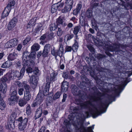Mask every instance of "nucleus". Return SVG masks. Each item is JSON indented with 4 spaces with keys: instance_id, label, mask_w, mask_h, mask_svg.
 <instances>
[{
    "instance_id": "obj_1",
    "label": "nucleus",
    "mask_w": 132,
    "mask_h": 132,
    "mask_svg": "<svg viewBox=\"0 0 132 132\" xmlns=\"http://www.w3.org/2000/svg\"><path fill=\"white\" fill-rule=\"evenodd\" d=\"M128 77L124 78L123 82L122 84L119 85H114L111 83L101 81L100 83H97V86L101 91L103 92H107V89L111 90V94L108 95L106 99L104 102L102 99L105 97L103 93H101L98 90L96 87L94 86L90 88L87 87L90 94L89 96V99L93 102H96L97 105L93 102H88L86 103L82 104V108H87L92 114L96 116H93L95 118L98 116L105 112L109 104L113 101L115 100L116 97L119 96L120 93L123 90L127 83L129 82L128 80Z\"/></svg>"
},
{
    "instance_id": "obj_2",
    "label": "nucleus",
    "mask_w": 132,
    "mask_h": 132,
    "mask_svg": "<svg viewBox=\"0 0 132 132\" xmlns=\"http://www.w3.org/2000/svg\"><path fill=\"white\" fill-rule=\"evenodd\" d=\"M71 88L72 92L73 94L75 96H78L82 100H80V99L76 100L75 102V103L78 106L77 107L71 106L70 107L71 110H73L74 113H76L78 112L80 110L85 109L87 111L85 112L84 114V118H88L90 117L91 115L92 116L93 118L94 114H91L87 108H82V106L81 105V104L86 103L88 102H92L89 101L84 103H82L83 101L86 97V94L85 92L79 89L74 84L71 85ZM92 102L93 103V102ZM94 116H96V115H94Z\"/></svg>"
},
{
    "instance_id": "obj_3",
    "label": "nucleus",
    "mask_w": 132,
    "mask_h": 132,
    "mask_svg": "<svg viewBox=\"0 0 132 132\" xmlns=\"http://www.w3.org/2000/svg\"><path fill=\"white\" fill-rule=\"evenodd\" d=\"M57 75L54 72L51 74L50 76H47L46 78V83H44L43 85L42 86L43 88H44L45 90L46 89V91H45V94H47V90H49L50 87V85L52 81H54L57 80L56 76Z\"/></svg>"
},
{
    "instance_id": "obj_4",
    "label": "nucleus",
    "mask_w": 132,
    "mask_h": 132,
    "mask_svg": "<svg viewBox=\"0 0 132 132\" xmlns=\"http://www.w3.org/2000/svg\"><path fill=\"white\" fill-rule=\"evenodd\" d=\"M36 53L35 51H33L30 53L27 51H25L23 53L22 56V61L27 62L29 61L30 62L34 61L30 59H34L35 58Z\"/></svg>"
},
{
    "instance_id": "obj_5",
    "label": "nucleus",
    "mask_w": 132,
    "mask_h": 132,
    "mask_svg": "<svg viewBox=\"0 0 132 132\" xmlns=\"http://www.w3.org/2000/svg\"><path fill=\"white\" fill-rule=\"evenodd\" d=\"M15 4V1L14 0H10L7 6L5 8L2 14V19H4L7 17L10 12L12 7L14 6Z\"/></svg>"
},
{
    "instance_id": "obj_6",
    "label": "nucleus",
    "mask_w": 132,
    "mask_h": 132,
    "mask_svg": "<svg viewBox=\"0 0 132 132\" xmlns=\"http://www.w3.org/2000/svg\"><path fill=\"white\" fill-rule=\"evenodd\" d=\"M16 120L18 122V128L20 131H23L26 128L28 123V118H23L21 117H19Z\"/></svg>"
},
{
    "instance_id": "obj_7",
    "label": "nucleus",
    "mask_w": 132,
    "mask_h": 132,
    "mask_svg": "<svg viewBox=\"0 0 132 132\" xmlns=\"http://www.w3.org/2000/svg\"><path fill=\"white\" fill-rule=\"evenodd\" d=\"M60 46L58 50H55V47L51 48V54L55 57V59L56 58L57 56H59L60 57L62 56L63 52V48L62 45H60Z\"/></svg>"
},
{
    "instance_id": "obj_8",
    "label": "nucleus",
    "mask_w": 132,
    "mask_h": 132,
    "mask_svg": "<svg viewBox=\"0 0 132 132\" xmlns=\"http://www.w3.org/2000/svg\"><path fill=\"white\" fill-rule=\"evenodd\" d=\"M22 64L25 68H27L26 71L27 73L29 74L33 72V68L35 64V62L34 61L30 62L29 61L27 62L22 61Z\"/></svg>"
},
{
    "instance_id": "obj_9",
    "label": "nucleus",
    "mask_w": 132,
    "mask_h": 132,
    "mask_svg": "<svg viewBox=\"0 0 132 132\" xmlns=\"http://www.w3.org/2000/svg\"><path fill=\"white\" fill-rule=\"evenodd\" d=\"M99 72L101 78H103L104 76L105 78L104 79L102 78L103 80H108L109 79L112 78L113 76L112 72L107 69L104 70L103 69V70L100 71Z\"/></svg>"
},
{
    "instance_id": "obj_10",
    "label": "nucleus",
    "mask_w": 132,
    "mask_h": 132,
    "mask_svg": "<svg viewBox=\"0 0 132 132\" xmlns=\"http://www.w3.org/2000/svg\"><path fill=\"white\" fill-rule=\"evenodd\" d=\"M19 98L17 91L14 90L12 93L10 95V97L8 98L9 104L10 105L14 104L15 102L17 101Z\"/></svg>"
},
{
    "instance_id": "obj_11",
    "label": "nucleus",
    "mask_w": 132,
    "mask_h": 132,
    "mask_svg": "<svg viewBox=\"0 0 132 132\" xmlns=\"http://www.w3.org/2000/svg\"><path fill=\"white\" fill-rule=\"evenodd\" d=\"M65 3L66 4L64 9L62 10V12L63 13H65L71 10L73 4V0H67Z\"/></svg>"
},
{
    "instance_id": "obj_12",
    "label": "nucleus",
    "mask_w": 132,
    "mask_h": 132,
    "mask_svg": "<svg viewBox=\"0 0 132 132\" xmlns=\"http://www.w3.org/2000/svg\"><path fill=\"white\" fill-rule=\"evenodd\" d=\"M42 89V90L43 91V93H42V94H38L37 96V97L36 98L35 100H36L39 103V104H40L41 103L43 102L44 100V96H47V95H49V90H47V94H45V93H45V91H46V89L45 90V89H44V88H42H42H40V89Z\"/></svg>"
},
{
    "instance_id": "obj_13",
    "label": "nucleus",
    "mask_w": 132,
    "mask_h": 132,
    "mask_svg": "<svg viewBox=\"0 0 132 132\" xmlns=\"http://www.w3.org/2000/svg\"><path fill=\"white\" fill-rule=\"evenodd\" d=\"M84 122L82 121H80L78 123V124L76 127V132H86L85 129L84 127ZM63 132H71L69 130L66 129H64Z\"/></svg>"
},
{
    "instance_id": "obj_14",
    "label": "nucleus",
    "mask_w": 132,
    "mask_h": 132,
    "mask_svg": "<svg viewBox=\"0 0 132 132\" xmlns=\"http://www.w3.org/2000/svg\"><path fill=\"white\" fill-rule=\"evenodd\" d=\"M18 42V39L16 38L11 39L5 44V47L7 48L13 47L17 45Z\"/></svg>"
},
{
    "instance_id": "obj_15",
    "label": "nucleus",
    "mask_w": 132,
    "mask_h": 132,
    "mask_svg": "<svg viewBox=\"0 0 132 132\" xmlns=\"http://www.w3.org/2000/svg\"><path fill=\"white\" fill-rule=\"evenodd\" d=\"M38 77L34 75H32L30 77L29 83L31 87L34 89L37 87L38 82Z\"/></svg>"
},
{
    "instance_id": "obj_16",
    "label": "nucleus",
    "mask_w": 132,
    "mask_h": 132,
    "mask_svg": "<svg viewBox=\"0 0 132 132\" xmlns=\"http://www.w3.org/2000/svg\"><path fill=\"white\" fill-rule=\"evenodd\" d=\"M65 18L64 16L62 15L59 16L56 21V23L58 26H61L64 27L67 25L65 22Z\"/></svg>"
},
{
    "instance_id": "obj_17",
    "label": "nucleus",
    "mask_w": 132,
    "mask_h": 132,
    "mask_svg": "<svg viewBox=\"0 0 132 132\" xmlns=\"http://www.w3.org/2000/svg\"><path fill=\"white\" fill-rule=\"evenodd\" d=\"M91 62L92 63L93 66L95 68L96 70L98 71V73L100 71L103 70V68H102L99 65L98 62L97 61L94 57H92L90 60Z\"/></svg>"
},
{
    "instance_id": "obj_18",
    "label": "nucleus",
    "mask_w": 132,
    "mask_h": 132,
    "mask_svg": "<svg viewBox=\"0 0 132 132\" xmlns=\"http://www.w3.org/2000/svg\"><path fill=\"white\" fill-rule=\"evenodd\" d=\"M75 43L73 45L72 47L70 46H67L65 47V51L67 52H71L72 50L73 52L76 51L78 48V45L77 42L75 39Z\"/></svg>"
},
{
    "instance_id": "obj_19",
    "label": "nucleus",
    "mask_w": 132,
    "mask_h": 132,
    "mask_svg": "<svg viewBox=\"0 0 132 132\" xmlns=\"http://www.w3.org/2000/svg\"><path fill=\"white\" fill-rule=\"evenodd\" d=\"M7 90V86L6 82L3 81L0 85V94L4 95Z\"/></svg>"
},
{
    "instance_id": "obj_20",
    "label": "nucleus",
    "mask_w": 132,
    "mask_h": 132,
    "mask_svg": "<svg viewBox=\"0 0 132 132\" xmlns=\"http://www.w3.org/2000/svg\"><path fill=\"white\" fill-rule=\"evenodd\" d=\"M17 22V18H13L10 22L7 25L8 29L9 30H12L15 26Z\"/></svg>"
},
{
    "instance_id": "obj_21",
    "label": "nucleus",
    "mask_w": 132,
    "mask_h": 132,
    "mask_svg": "<svg viewBox=\"0 0 132 132\" xmlns=\"http://www.w3.org/2000/svg\"><path fill=\"white\" fill-rule=\"evenodd\" d=\"M85 15L84 12L82 13L80 16L79 24L82 26H86L88 25L87 22L85 21Z\"/></svg>"
},
{
    "instance_id": "obj_22",
    "label": "nucleus",
    "mask_w": 132,
    "mask_h": 132,
    "mask_svg": "<svg viewBox=\"0 0 132 132\" xmlns=\"http://www.w3.org/2000/svg\"><path fill=\"white\" fill-rule=\"evenodd\" d=\"M13 75L12 71H10L5 75L2 77L1 80L6 82L7 80H10L12 79Z\"/></svg>"
},
{
    "instance_id": "obj_23",
    "label": "nucleus",
    "mask_w": 132,
    "mask_h": 132,
    "mask_svg": "<svg viewBox=\"0 0 132 132\" xmlns=\"http://www.w3.org/2000/svg\"><path fill=\"white\" fill-rule=\"evenodd\" d=\"M42 113V106L40 105L36 109L35 113V119H38L40 117Z\"/></svg>"
},
{
    "instance_id": "obj_24",
    "label": "nucleus",
    "mask_w": 132,
    "mask_h": 132,
    "mask_svg": "<svg viewBox=\"0 0 132 132\" xmlns=\"http://www.w3.org/2000/svg\"><path fill=\"white\" fill-rule=\"evenodd\" d=\"M50 45L48 44L46 45L44 47L42 52V56L45 57L48 56L50 50Z\"/></svg>"
},
{
    "instance_id": "obj_25",
    "label": "nucleus",
    "mask_w": 132,
    "mask_h": 132,
    "mask_svg": "<svg viewBox=\"0 0 132 132\" xmlns=\"http://www.w3.org/2000/svg\"><path fill=\"white\" fill-rule=\"evenodd\" d=\"M69 84L66 81H63L62 83L61 87V91L63 92H66L68 88Z\"/></svg>"
},
{
    "instance_id": "obj_26",
    "label": "nucleus",
    "mask_w": 132,
    "mask_h": 132,
    "mask_svg": "<svg viewBox=\"0 0 132 132\" xmlns=\"http://www.w3.org/2000/svg\"><path fill=\"white\" fill-rule=\"evenodd\" d=\"M6 107L5 103L0 94V110H3Z\"/></svg>"
},
{
    "instance_id": "obj_27",
    "label": "nucleus",
    "mask_w": 132,
    "mask_h": 132,
    "mask_svg": "<svg viewBox=\"0 0 132 132\" xmlns=\"http://www.w3.org/2000/svg\"><path fill=\"white\" fill-rule=\"evenodd\" d=\"M81 28V27L80 26H75L73 28L74 30H73V34L75 35V37L76 39H77L78 38V35H77L78 33L80 31V29Z\"/></svg>"
},
{
    "instance_id": "obj_28",
    "label": "nucleus",
    "mask_w": 132,
    "mask_h": 132,
    "mask_svg": "<svg viewBox=\"0 0 132 132\" xmlns=\"http://www.w3.org/2000/svg\"><path fill=\"white\" fill-rule=\"evenodd\" d=\"M81 79L82 81V85H83V88L85 89L86 88V86L87 85V84L84 81V80H85V81H87L88 79L86 78L85 75H82L81 76Z\"/></svg>"
},
{
    "instance_id": "obj_29",
    "label": "nucleus",
    "mask_w": 132,
    "mask_h": 132,
    "mask_svg": "<svg viewBox=\"0 0 132 132\" xmlns=\"http://www.w3.org/2000/svg\"><path fill=\"white\" fill-rule=\"evenodd\" d=\"M40 46L39 45L38 43H36L34 44L31 47V50L33 51H37L39 49Z\"/></svg>"
},
{
    "instance_id": "obj_30",
    "label": "nucleus",
    "mask_w": 132,
    "mask_h": 132,
    "mask_svg": "<svg viewBox=\"0 0 132 132\" xmlns=\"http://www.w3.org/2000/svg\"><path fill=\"white\" fill-rule=\"evenodd\" d=\"M17 56L16 54L14 52L10 54L8 56L7 59L9 61H13L16 59Z\"/></svg>"
},
{
    "instance_id": "obj_31",
    "label": "nucleus",
    "mask_w": 132,
    "mask_h": 132,
    "mask_svg": "<svg viewBox=\"0 0 132 132\" xmlns=\"http://www.w3.org/2000/svg\"><path fill=\"white\" fill-rule=\"evenodd\" d=\"M15 122V121L9 119L7 123V125L9 129H10L11 128H13L14 127Z\"/></svg>"
},
{
    "instance_id": "obj_32",
    "label": "nucleus",
    "mask_w": 132,
    "mask_h": 132,
    "mask_svg": "<svg viewBox=\"0 0 132 132\" xmlns=\"http://www.w3.org/2000/svg\"><path fill=\"white\" fill-rule=\"evenodd\" d=\"M12 64V63L9 61H7L4 63L2 65L1 67L3 68H7L10 67Z\"/></svg>"
},
{
    "instance_id": "obj_33",
    "label": "nucleus",
    "mask_w": 132,
    "mask_h": 132,
    "mask_svg": "<svg viewBox=\"0 0 132 132\" xmlns=\"http://www.w3.org/2000/svg\"><path fill=\"white\" fill-rule=\"evenodd\" d=\"M105 47L110 51H113L116 50V49L111 44H110L108 43H105Z\"/></svg>"
},
{
    "instance_id": "obj_34",
    "label": "nucleus",
    "mask_w": 132,
    "mask_h": 132,
    "mask_svg": "<svg viewBox=\"0 0 132 132\" xmlns=\"http://www.w3.org/2000/svg\"><path fill=\"white\" fill-rule=\"evenodd\" d=\"M57 28L58 26L54 23L51 24L49 27V28L51 31L55 30Z\"/></svg>"
},
{
    "instance_id": "obj_35",
    "label": "nucleus",
    "mask_w": 132,
    "mask_h": 132,
    "mask_svg": "<svg viewBox=\"0 0 132 132\" xmlns=\"http://www.w3.org/2000/svg\"><path fill=\"white\" fill-rule=\"evenodd\" d=\"M31 98L30 92H24V98L25 100L28 101L30 100Z\"/></svg>"
},
{
    "instance_id": "obj_36",
    "label": "nucleus",
    "mask_w": 132,
    "mask_h": 132,
    "mask_svg": "<svg viewBox=\"0 0 132 132\" xmlns=\"http://www.w3.org/2000/svg\"><path fill=\"white\" fill-rule=\"evenodd\" d=\"M23 86L25 90L24 92H30L31 91V88L30 86L25 83H23Z\"/></svg>"
},
{
    "instance_id": "obj_37",
    "label": "nucleus",
    "mask_w": 132,
    "mask_h": 132,
    "mask_svg": "<svg viewBox=\"0 0 132 132\" xmlns=\"http://www.w3.org/2000/svg\"><path fill=\"white\" fill-rule=\"evenodd\" d=\"M42 24L40 23L38 24L36 27V28L35 29L34 32L35 33H38L42 29Z\"/></svg>"
},
{
    "instance_id": "obj_38",
    "label": "nucleus",
    "mask_w": 132,
    "mask_h": 132,
    "mask_svg": "<svg viewBox=\"0 0 132 132\" xmlns=\"http://www.w3.org/2000/svg\"><path fill=\"white\" fill-rule=\"evenodd\" d=\"M86 17L88 18H91L92 16V12L90 9H88L86 12Z\"/></svg>"
},
{
    "instance_id": "obj_39",
    "label": "nucleus",
    "mask_w": 132,
    "mask_h": 132,
    "mask_svg": "<svg viewBox=\"0 0 132 132\" xmlns=\"http://www.w3.org/2000/svg\"><path fill=\"white\" fill-rule=\"evenodd\" d=\"M57 7V5L56 4H54L51 7V12L52 13L55 12L57 10H58Z\"/></svg>"
},
{
    "instance_id": "obj_40",
    "label": "nucleus",
    "mask_w": 132,
    "mask_h": 132,
    "mask_svg": "<svg viewBox=\"0 0 132 132\" xmlns=\"http://www.w3.org/2000/svg\"><path fill=\"white\" fill-rule=\"evenodd\" d=\"M87 48L88 50L92 53V54H94L95 52V49L92 45L91 44L88 45H87Z\"/></svg>"
},
{
    "instance_id": "obj_41",
    "label": "nucleus",
    "mask_w": 132,
    "mask_h": 132,
    "mask_svg": "<svg viewBox=\"0 0 132 132\" xmlns=\"http://www.w3.org/2000/svg\"><path fill=\"white\" fill-rule=\"evenodd\" d=\"M64 63H65L64 60L62 58L60 59V68L62 70H63L64 68Z\"/></svg>"
},
{
    "instance_id": "obj_42",
    "label": "nucleus",
    "mask_w": 132,
    "mask_h": 132,
    "mask_svg": "<svg viewBox=\"0 0 132 132\" xmlns=\"http://www.w3.org/2000/svg\"><path fill=\"white\" fill-rule=\"evenodd\" d=\"M61 94V93L60 92H57L54 95L53 99L54 100H55L59 98Z\"/></svg>"
},
{
    "instance_id": "obj_43",
    "label": "nucleus",
    "mask_w": 132,
    "mask_h": 132,
    "mask_svg": "<svg viewBox=\"0 0 132 132\" xmlns=\"http://www.w3.org/2000/svg\"><path fill=\"white\" fill-rule=\"evenodd\" d=\"M13 75L14 77L18 78L19 79H20L22 78L21 77V76L19 72L18 71H15L13 72Z\"/></svg>"
},
{
    "instance_id": "obj_44",
    "label": "nucleus",
    "mask_w": 132,
    "mask_h": 132,
    "mask_svg": "<svg viewBox=\"0 0 132 132\" xmlns=\"http://www.w3.org/2000/svg\"><path fill=\"white\" fill-rule=\"evenodd\" d=\"M33 72L34 74H35L36 76L38 77L40 74V71L38 70V67H35V68L34 70H33Z\"/></svg>"
},
{
    "instance_id": "obj_45",
    "label": "nucleus",
    "mask_w": 132,
    "mask_h": 132,
    "mask_svg": "<svg viewBox=\"0 0 132 132\" xmlns=\"http://www.w3.org/2000/svg\"><path fill=\"white\" fill-rule=\"evenodd\" d=\"M54 33L53 32H51L46 36V38L48 40H52L54 38Z\"/></svg>"
},
{
    "instance_id": "obj_46",
    "label": "nucleus",
    "mask_w": 132,
    "mask_h": 132,
    "mask_svg": "<svg viewBox=\"0 0 132 132\" xmlns=\"http://www.w3.org/2000/svg\"><path fill=\"white\" fill-rule=\"evenodd\" d=\"M17 115L16 113L15 112H13L10 116L9 119L15 121V119Z\"/></svg>"
},
{
    "instance_id": "obj_47",
    "label": "nucleus",
    "mask_w": 132,
    "mask_h": 132,
    "mask_svg": "<svg viewBox=\"0 0 132 132\" xmlns=\"http://www.w3.org/2000/svg\"><path fill=\"white\" fill-rule=\"evenodd\" d=\"M106 57V55L101 54H98L97 56V59L100 61L102 60L103 59H104Z\"/></svg>"
},
{
    "instance_id": "obj_48",
    "label": "nucleus",
    "mask_w": 132,
    "mask_h": 132,
    "mask_svg": "<svg viewBox=\"0 0 132 132\" xmlns=\"http://www.w3.org/2000/svg\"><path fill=\"white\" fill-rule=\"evenodd\" d=\"M63 31L60 28L58 27V30L57 31V35L59 37L61 36L62 35Z\"/></svg>"
},
{
    "instance_id": "obj_49",
    "label": "nucleus",
    "mask_w": 132,
    "mask_h": 132,
    "mask_svg": "<svg viewBox=\"0 0 132 132\" xmlns=\"http://www.w3.org/2000/svg\"><path fill=\"white\" fill-rule=\"evenodd\" d=\"M66 36L67 38V40L68 41L73 38L74 35L72 34H68L66 35Z\"/></svg>"
},
{
    "instance_id": "obj_50",
    "label": "nucleus",
    "mask_w": 132,
    "mask_h": 132,
    "mask_svg": "<svg viewBox=\"0 0 132 132\" xmlns=\"http://www.w3.org/2000/svg\"><path fill=\"white\" fill-rule=\"evenodd\" d=\"M56 4L57 5V7L58 10L60 11L61 10V8L64 5L63 3H60L59 2L56 3Z\"/></svg>"
},
{
    "instance_id": "obj_51",
    "label": "nucleus",
    "mask_w": 132,
    "mask_h": 132,
    "mask_svg": "<svg viewBox=\"0 0 132 132\" xmlns=\"http://www.w3.org/2000/svg\"><path fill=\"white\" fill-rule=\"evenodd\" d=\"M40 104L38 102L35 100L31 104V106L35 107L36 106H38Z\"/></svg>"
},
{
    "instance_id": "obj_52",
    "label": "nucleus",
    "mask_w": 132,
    "mask_h": 132,
    "mask_svg": "<svg viewBox=\"0 0 132 132\" xmlns=\"http://www.w3.org/2000/svg\"><path fill=\"white\" fill-rule=\"evenodd\" d=\"M26 70V68L25 67H24V65H23V67L21 69L20 72H19L20 73V75H21V77L22 78L23 76L24 72Z\"/></svg>"
},
{
    "instance_id": "obj_53",
    "label": "nucleus",
    "mask_w": 132,
    "mask_h": 132,
    "mask_svg": "<svg viewBox=\"0 0 132 132\" xmlns=\"http://www.w3.org/2000/svg\"><path fill=\"white\" fill-rule=\"evenodd\" d=\"M15 66L17 69H19L21 67V62L20 60L16 61L15 64Z\"/></svg>"
},
{
    "instance_id": "obj_54",
    "label": "nucleus",
    "mask_w": 132,
    "mask_h": 132,
    "mask_svg": "<svg viewBox=\"0 0 132 132\" xmlns=\"http://www.w3.org/2000/svg\"><path fill=\"white\" fill-rule=\"evenodd\" d=\"M26 113L27 115H29L31 113V110L30 106H28L26 108Z\"/></svg>"
},
{
    "instance_id": "obj_55",
    "label": "nucleus",
    "mask_w": 132,
    "mask_h": 132,
    "mask_svg": "<svg viewBox=\"0 0 132 132\" xmlns=\"http://www.w3.org/2000/svg\"><path fill=\"white\" fill-rule=\"evenodd\" d=\"M26 104L25 101L22 99L20 100L19 101V105L21 106H23Z\"/></svg>"
},
{
    "instance_id": "obj_56",
    "label": "nucleus",
    "mask_w": 132,
    "mask_h": 132,
    "mask_svg": "<svg viewBox=\"0 0 132 132\" xmlns=\"http://www.w3.org/2000/svg\"><path fill=\"white\" fill-rule=\"evenodd\" d=\"M37 17H35L32 18L30 20L29 22L30 23V24H31L32 25L37 20Z\"/></svg>"
},
{
    "instance_id": "obj_57",
    "label": "nucleus",
    "mask_w": 132,
    "mask_h": 132,
    "mask_svg": "<svg viewBox=\"0 0 132 132\" xmlns=\"http://www.w3.org/2000/svg\"><path fill=\"white\" fill-rule=\"evenodd\" d=\"M99 3H92L91 5V6L92 9H94L98 6Z\"/></svg>"
},
{
    "instance_id": "obj_58",
    "label": "nucleus",
    "mask_w": 132,
    "mask_h": 132,
    "mask_svg": "<svg viewBox=\"0 0 132 132\" xmlns=\"http://www.w3.org/2000/svg\"><path fill=\"white\" fill-rule=\"evenodd\" d=\"M14 84L15 85L18 86L19 87H20L22 86V83L20 81H17L15 82Z\"/></svg>"
},
{
    "instance_id": "obj_59",
    "label": "nucleus",
    "mask_w": 132,
    "mask_h": 132,
    "mask_svg": "<svg viewBox=\"0 0 132 132\" xmlns=\"http://www.w3.org/2000/svg\"><path fill=\"white\" fill-rule=\"evenodd\" d=\"M23 88H20L18 89V93L19 95H23Z\"/></svg>"
},
{
    "instance_id": "obj_60",
    "label": "nucleus",
    "mask_w": 132,
    "mask_h": 132,
    "mask_svg": "<svg viewBox=\"0 0 132 132\" xmlns=\"http://www.w3.org/2000/svg\"><path fill=\"white\" fill-rule=\"evenodd\" d=\"M67 95L65 93H64L63 94V98L62 100V102H64L65 101L66 99L67 98Z\"/></svg>"
},
{
    "instance_id": "obj_61",
    "label": "nucleus",
    "mask_w": 132,
    "mask_h": 132,
    "mask_svg": "<svg viewBox=\"0 0 132 132\" xmlns=\"http://www.w3.org/2000/svg\"><path fill=\"white\" fill-rule=\"evenodd\" d=\"M97 36L100 37L101 38L104 37V35L100 32H98L97 34Z\"/></svg>"
},
{
    "instance_id": "obj_62",
    "label": "nucleus",
    "mask_w": 132,
    "mask_h": 132,
    "mask_svg": "<svg viewBox=\"0 0 132 132\" xmlns=\"http://www.w3.org/2000/svg\"><path fill=\"white\" fill-rule=\"evenodd\" d=\"M82 7V5L81 4H78L77 6V7L76 9L80 11Z\"/></svg>"
},
{
    "instance_id": "obj_63",
    "label": "nucleus",
    "mask_w": 132,
    "mask_h": 132,
    "mask_svg": "<svg viewBox=\"0 0 132 132\" xmlns=\"http://www.w3.org/2000/svg\"><path fill=\"white\" fill-rule=\"evenodd\" d=\"M79 12V11L77 10L76 9H75L73 10V14L75 15H76L78 14Z\"/></svg>"
},
{
    "instance_id": "obj_64",
    "label": "nucleus",
    "mask_w": 132,
    "mask_h": 132,
    "mask_svg": "<svg viewBox=\"0 0 132 132\" xmlns=\"http://www.w3.org/2000/svg\"><path fill=\"white\" fill-rule=\"evenodd\" d=\"M45 128L44 127H42L38 132H45Z\"/></svg>"
}]
</instances>
